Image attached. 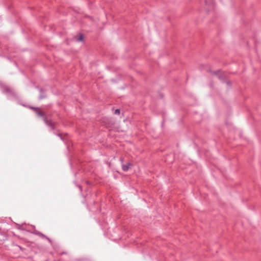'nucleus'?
I'll use <instances>...</instances> for the list:
<instances>
[{"label":"nucleus","mask_w":261,"mask_h":261,"mask_svg":"<svg viewBox=\"0 0 261 261\" xmlns=\"http://www.w3.org/2000/svg\"><path fill=\"white\" fill-rule=\"evenodd\" d=\"M35 112L36 114L38 115L39 117H43V120L46 123V125L51 127V128L53 129H54V124L50 120H48L47 118L45 117H44V114L41 111H39L38 109H35Z\"/></svg>","instance_id":"1"},{"label":"nucleus","mask_w":261,"mask_h":261,"mask_svg":"<svg viewBox=\"0 0 261 261\" xmlns=\"http://www.w3.org/2000/svg\"><path fill=\"white\" fill-rule=\"evenodd\" d=\"M132 165L130 163H127L126 165H122V167L124 171H127Z\"/></svg>","instance_id":"2"},{"label":"nucleus","mask_w":261,"mask_h":261,"mask_svg":"<svg viewBox=\"0 0 261 261\" xmlns=\"http://www.w3.org/2000/svg\"><path fill=\"white\" fill-rule=\"evenodd\" d=\"M83 36L82 34H80L79 36L75 37V39L77 41H82L83 40Z\"/></svg>","instance_id":"3"},{"label":"nucleus","mask_w":261,"mask_h":261,"mask_svg":"<svg viewBox=\"0 0 261 261\" xmlns=\"http://www.w3.org/2000/svg\"><path fill=\"white\" fill-rule=\"evenodd\" d=\"M114 113H115V114H117V115H118V114H120V110H119V109H116V110H115Z\"/></svg>","instance_id":"4"},{"label":"nucleus","mask_w":261,"mask_h":261,"mask_svg":"<svg viewBox=\"0 0 261 261\" xmlns=\"http://www.w3.org/2000/svg\"><path fill=\"white\" fill-rule=\"evenodd\" d=\"M35 233L39 236H40V235H42V233L39 231H35Z\"/></svg>","instance_id":"5"},{"label":"nucleus","mask_w":261,"mask_h":261,"mask_svg":"<svg viewBox=\"0 0 261 261\" xmlns=\"http://www.w3.org/2000/svg\"><path fill=\"white\" fill-rule=\"evenodd\" d=\"M40 237H42V238H45L47 239L49 241H50V240H49V239L48 238H47V237H46L44 234H43V233H42V235H40Z\"/></svg>","instance_id":"6"},{"label":"nucleus","mask_w":261,"mask_h":261,"mask_svg":"<svg viewBox=\"0 0 261 261\" xmlns=\"http://www.w3.org/2000/svg\"><path fill=\"white\" fill-rule=\"evenodd\" d=\"M9 91H10V89H9L7 88H6V92H8Z\"/></svg>","instance_id":"7"}]
</instances>
